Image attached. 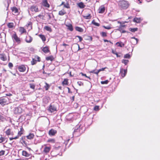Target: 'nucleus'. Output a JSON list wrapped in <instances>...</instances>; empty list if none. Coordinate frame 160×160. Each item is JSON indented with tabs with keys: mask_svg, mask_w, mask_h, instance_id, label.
I'll return each instance as SVG.
<instances>
[{
	"mask_svg": "<svg viewBox=\"0 0 160 160\" xmlns=\"http://www.w3.org/2000/svg\"><path fill=\"white\" fill-rule=\"evenodd\" d=\"M9 102V99L7 97L0 98V104L2 106L8 104Z\"/></svg>",
	"mask_w": 160,
	"mask_h": 160,
	"instance_id": "nucleus-1",
	"label": "nucleus"
},
{
	"mask_svg": "<svg viewBox=\"0 0 160 160\" xmlns=\"http://www.w3.org/2000/svg\"><path fill=\"white\" fill-rule=\"evenodd\" d=\"M119 6L122 9H126L129 6V4L128 2L125 1H122L119 3Z\"/></svg>",
	"mask_w": 160,
	"mask_h": 160,
	"instance_id": "nucleus-2",
	"label": "nucleus"
},
{
	"mask_svg": "<svg viewBox=\"0 0 160 160\" xmlns=\"http://www.w3.org/2000/svg\"><path fill=\"white\" fill-rule=\"evenodd\" d=\"M22 110L20 107H18L15 108L14 113L15 114H21L22 112Z\"/></svg>",
	"mask_w": 160,
	"mask_h": 160,
	"instance_id": "nucleus-3",
	"label": "nucleus"
},
{
	"mask_svg": "<svg viewBox=\"0 0 160 160\" xmlns=\"http://www.w3.org/2000/svg\"><path fill=\"white\" fill-rule=\"evenodd\" d=\"M12 38L13 40H14L17 43H19L20 42V39L17 35L16 33L12 35Z\"/></svg>",
	"mask_w": 160,
	"mask_h": 160,
	"instance_id": "nucleus-4",
	"label": "nucleus"
},
{
	"mask_svg": "<svg viewBox=\"0 0 160 160\" xmlns=\"http://www.w3.org/2000/svg\"><path fill=\"white\" fill-rule=\"evenodd\" d=\"M127 72V69H124L122 68H121L120 69V74L122 78H123L125 76Z\"/></svg>",
	"mask_w": 160,
	"mask_h": 160,
	"instance_id": "nucleus-5",
	"label": "nucleus"
},
{
	"mask_svg": "<svg viewBox=\"0 0 160 160\" xmlns=\"http://www.w3.org/2000/svg\"><path fill=\"white\" fill-rule=\"evenodd\" d=\"M30 9L31 11L32 12H38V7L34 5H32V6L30 8Z\"/></svg>",
	"mask_w": 160,
	"mask_h": 160,
	"instance_id": "nucleus-6",
	"label": "nucleus"
},
{
	"mask_svg": "<svg viewBox=\"0 0 160 160\" xmlns=\"http://www.w3.org/2000/svg\"><path fill=\"white\" fill-rule=\"evenodd\" d=\"M48 110L51 112H52L57 110L56 107L54 105H51L49 106Z\"/></svg>",
	"mask_w": 160,
	"mask_h": 160,
	"instance_id": "nucleus-7",
	"label": "nucleus"
},
{
	"mask_svg": "<svg viewBox=\"0 0 160 160\" xmlns=\"http://www.w3.org/2000/svg\"><path fill=\"white\" fill-rule=\"evenodd\" d=\"M11 10L13 14L17 15L18 14V10L17 8L15 7L11 8Z\"/></svg>",
	"mask_w": 160,
	"mask_h": 160,
	"instance_id": "nucleus-8",
	"label": "nucleus"
},
{
	"mask_svg": "<svg viewBox=\"0 0 160 160\" xmlns=\"http://www.w3.org/2000/svg\"><path fill=\"white\" fill-rule=\"evenodd\" d=\"M32 38L30 36H28L26 37L25 41L27 43H30L32 40Z\"/></svg>",
	"mask_w": 160,
	"mask_h": 160,
	"instance_id": "nucleus-9",
	"label": "nucleus"
},
{
	"mask_svg": "<svg viewBox=\"0 0 160 160\" xmlns=\"http://www.w3.org/2000/svg\"><path fill=\"white\" fill-rule=\"evenodd\" d=\"M0 59L3 61H6L7 60V57L4 53L0 54Z\"/></svg>",
	"mask_w": 160,
	"mask_h": 160,
	"instance_id": "nucleus-10",
	"label": "nucleus"
},
{
	"mask_svg": "<svg viewBox=\"0 0 160 160\" xmlns=\"http://www.w3.org/2000/svg\"><path fill=\"white\" fill-rule=\"evenodd\" d=\"M40 58L38 56H36L35 58V60H34V59H33L32 61L31 62L32 64L34 65L36 63L37 61H40Z\"/></svg>",
	"mask_w": 160,
	"mask_h": 160,
	"instance_id": "nucleus-11",
	"label": "nucleus"
},
{
	"mask_svg": "<svg viewBox=\"0 0 160 160\" xmlns=\"http://www.w3.org/2000/svg\"><path fill=\"white\" fill-rule=\"evenodd\" d=\"M18 69L20 72H23L25 71L26 68L24 65H22L18 67Z\"/></svg>",
	"mask_w": 160,
	"mask_h": 160,
	"instance_id": "nucleus-12",
	"label": "nucleus"
},
{
	"mask_svg": "<svg viewBox=\"0 0 160 160\" xmlns=\"http://www.w3.org/2000/svg\"><path fill=\"white\" fill-rule=\"evenodd\" d=\"M22 156L26 157H29L31 156V154H30L28 153L25 151H22Z\"/></svg>",
	"mask_w": 160,
	"mask_h": 160,
	"instance_id": "nucleus-13",
	"label": "nucleus"
},
{
	"mask_svg": "<svg viewBox=\"0 0 160 160\" xmlns=\"http://www.w3.org/2000/svg\"><path fill=\"white\" fill-rule=\"evenodd\" d=\"M42 4L43 6L47 8H49V5L48 3L47 0H43Z\"/></svg>",
	"mask_w": 160,
	"mask_h": 160,
	"instance_id": "nucleus-14",
	"label": "nucleus"
},
{
	"mask_svg": "<svg viewBox=\"0 0 160 160\" xmlns=\"http://www.w3.org/2000/svg\"><path fill=\"white\" fill-rule=\"evenodd\" d=\"M57 133V131L56 130L52 129L49 132V134L50 135H54Z\"/></svg>",
	"mask_w": 160,
	"mask_h": 160,
	"instance_id": "nucleus-15",
	"label": "nucleus"
},
{
	"mask_svg": "<svg viewBox=\"0 0 160 160\" xmlns=\"http://www.w3.org/2000/svg\"><path fill=\"white\" fill-rule=\"evenodd\" d=\"M8 141V139L7 138L1 137L0 138V143H2L3 142H6Z\"/></svg>",
	"mask_w": 160,
	"mask_h": 160,
	"instance_id": "nucleus-16",
	"label": "nucleus"
},
{
	"mask_svg": "<svg viewBox=\"0 0 160 160\" xmlns=\"http://www.w3.org/2000/svg\"><path fill=\"white\" fill-rule=\"evenodd\" d=\"M142 20V19L141 18H135L133 19V22L137 23H140V22Z\"/></svg>",
	"mask_w": 160,
	"mask_h": 160,
	"instance_id": "nucleus-17",
	"label": "nucleus"
},
{
	"mask_svg": "<svg viewBox=\"0 0 160 160\" xmlns=\"http://www.w3.org/2000/svg\"><path fill=\"white\" fill-rule=\"evenodd\" d=\"M78 6L81 8H84L85 5L82 2H80L77 4Z\"/></svg>",
	"mask_w": 160,
	"mask_h": 160,
	"instance_id": "nucleus-18",
	"label": "nucleus"
},
{
	"mask_svg": "<svg viewBox=\"0 0 160 160\" xmlns=\"http://www.w3.org/2000/svg\"><path fill=\"white\" fill-rule=\"evenodd\" d=\"M105 8L103 6H101L99 9V13H103L105 11Z\"/></svg>",
	"mask_w": 160,
	"mask_h": 160,
	"instance_id": "nucleus-19",
	"label": "nucleus"
},
{
	"mask_svg": "<svg viewBox=\"0 0 160 160\" xmlns=\"http://www.w3.org/2000/svg\"><path fill=\"white\" fill-rule=\"evenodd\" d=\"M51 149L50 147H45L44 149L43 152L45 153L48 152Z\"/></svg>",
	"mask_w": 160,
	"mask_h": 160,
	"instance_id": "nucleus-20",
	"label": "nucleus"
},
{
	"mask_svg": "<svg viewBox=\"0 0 160 160\" xmlns=\"http://www.w3.org/2000/svg\"><path fill=\"white\" fill-rule=\"evenodd\" d=\"M42 51L45 53H47L49 52V48L48 47H43L42 49Z\"/></svg>",
	"mask_w": 160,
	"mask_h": 160,
	"instance_id": "nucleus-21",
	"label": "nucleus"
},
{
	"mask_svg": "<svg viewBox=\"0 0 160 160\" xmlns=\"http://www.w3.org/2000/svg\"><path fill=\"white\" fill-rule=\"evenodd\" d=\"M89 72L90 73H93L95 74H96L97 76H98V73L100 72H99V71L98 70H92V71H90Z\"/></svg>",
	"mask_w": 160,
	"mask_h": 160,
	"instance_id": "nucleus-22",
	"label": "nucleus"
},
{
	"mask_svg": "<svg viewBox=\"0 0 160 160\" xmlns=\"http://www.w3.org/2000/svg\"><path fill=\"white\" fill-rule=\"evenodd\" d=\"M19 31L21 33H23L24 32H26V30L25 29L22 27H20L19 29Z\"/></svg>",
	"mask_w": 160,
	"mask_h": 160,
	"instance_id": "nucleus-23",
	"label": "nucleus"
},
{
	"mask_svg": "<svg viewBox=\"0 0 160 160\" xmlns=\"http://www.w3.org/2000/svg\"><path fill=\"white\" fill-rule=\"evenodd\" d=\"M34 137V135L32 133H30L27 136V138L28 139H32Z\"/></svg>",
	"mask_w": 160,
	"mask_h": 160,
	"instance_id": "nucleus-24",
	"label": "nucleus"
},
{
	"mask_svg": "<svg viewBox=\"0 0 160 160\" xmlns=\"http://www.w3.org/2000/svg\"><path fill=\"white\" fill-rule=\"evenodd\" d=\"M116 45L120 47H122L124 46V44L122 42H117L116 43Z\"/></svg>",
	"mask_w": 160,
	"mask_h": 160,
	"instance_id": "nucleus-25",
	"label": "nucleus"
},
{
	"mask_svg": "<svg viewBox=\"0 0 160 160\" xmlns=\"http://www.w3.org/2000/svg\"><path fill=\"white\" fill-rule=\"evenodd\" d=\"M39 37L41 38L43 42L46 41V38L44 35L40 34L39 35Z\"/></svg>",
	"mask_w": 160,
	"mask_h": 160,
	"instance_id": "nucleus-26",
	"label": "nucleus"
},
{
	"mask_svg": "<svg viewBox=\"0 0 160 160\" xmlns=\"http://www.w3.org/2000/svg\"><path fill=\"white\" fill-rule=\"evenodd\" d=\"M44 29H45L46 30L50 32H51L52 31V29L51 28L48 26H45L44 27Z\"/></svg>",
	"mask_w": 160,
	"mask_h": 160,
	"instance_id": "nucleus-27",
	"label": "nucleus"
},
{
	"mask_svg": "<svg viewBox=\"0 0 160 160\" xmlns=\"http://www.w3.org/2000/svg\"><path fill=\"white\" fill-rule=\"evenodd\" d=\"M68 80L67 79H64L63 81L62 82V84L64 85H68Z\"/></svg>",
	"mask_w": 160,
	"mask_h": 160,
	"instance_id": "nucleus-28",
	"label": "nucleus"
},
{
	"mask_svg": "<svg viewBox=\"0 0 160 160\" xmlns=\"http://www.w3.org/2000/svg\"><path fill=\"white\" fill-rule=\"evenodd\" d=\"M76 30L80 32H82L83 31V29L82 28L78 27H76Z\"/></svg>",
	"mask_w": 160,
	"mask_h": 160,
	"instance_id": "nucleus-29",
	"label": "nucleus"
},
{
	"mask_svg": "<svg viewBox=\"0 0 160 160\" xmlns=\"http://www.w3.org/2000/svg\"><path fill=\"white\" fill-rule=\"evenodd\" d=\"M8 26L9 28H12L14 26V24L12 22H10L8 23Z\"/></svg>",
	"mask_w": 160,
	"mask_h": 160,
	"instance_id": "nucleus-30",
	"label": "nucleus"
},
{
	"mask_svg": "<svg viewBox=\"0 0 160 160\" xmlns=\"http://www.w3.org/2000/svg\"><path fill=\"white\" fill-rule=\"evenodd\" d=\"M53 58L52 56H50L46 58V60L48 61L50 60L51 61H52L53 60Z\"/></svg>",
	"mask_w": 160,
	"mask_h": 160,
	"instance_id": "nucleus-31",
	"label": "nucleus"
},
{
	"mask_svg": "<svg viewBox=\"0 0 160 160\" xmlns=\"http://www.w3.org/2000/svg\"><path fill=\"white\" fill-rule=\"evenodd\" d=\"M138 30V28H130L129 29V30L132 32H134L136 31H137Z\"/></svg>",
	"mask_w": 160,
	"mask_h": 160,
	"instance_id": "nucleus-32",
	"label": "nucleus"
},
{
	"mask_svg": "<svg viewBox=\"0 0 160 160\" xmlns=\"http://www.w3.org/2000/svg\"><path fill=\"white\" fill-rule=\"evenodd\" d=\"M66 13L63 10H61L59 12L58 14L59 15L62 16Z\"/></svg>",
	"mask_w": 160,
	"mask_h": 160,
	"instance_id": "nucleus-33",
	"label": "nucleus"
},
{
	"mask_svg": "<svg viewBox=\"0 0 160 160\" xmlns=\"http://www.w3.org/2000/svg\"><path fill=\"white\" fill-rule=\"evenodd\" d=\"M47 142H50L51 143H55V141L54 139L51 138V139H49L48 140Z\"/></svg>",
	"mask_w": 160,
	"mask_h": 160,
	"instance_id": "nucleus-34",
	"label": "nucleus"
},
{
	"mask_svg": "<svg viewBox=\"0 0 160 160\" xmlns=\"http://www.w3.org/2000/svg\"><path fill=\"white\" fill-rule=\"evenodd\" d=\"M68 27V29H69L70 31H72L73 30V28L71 24H69L68 25H67Z\"/></svg>",
	"mask_w": 160,
	"mask_h": 160,
	"instance_id": "nucleus-35",
	"label": "nucleus"
},
{
	"mask_svg": "<svg viewBox=\"0 0 160 160\" xmlns=\"http://www.w3.org/2000/svg\"><path fill=\"white\" fill-rule=\"evenodd\" d=\"M128 62L129 61L127 60L122 59V63H124L125 65H127Z\"/></svg>",
	"mask_w": 160,
	"mask_h": 160,
	"instance_id": "nucleus-36",
	"label": "nucleus"
},
{
	"mask_svg": "<svg viewBox=\"0 0 160 160\" xmlns=\"http://www.w3.org/2000/svg\"><path fill=\"white\" fill-rule=\"evenodd\" d=\"M131 55L129 54H127L124 55V58H126L129 59L131 58Z\"/></svg>",
	"mask_w": 160,
	"mask_h": 160,
	"instance_id": "nucleus-37",
	"label": "nucleus"
},
{
	"mask_svg": "<svg viewBox=\"0 0 160 160\" xmlns=\"http://www.w3.org/2000/svg\"><path fill=\"white\" fill-rule=\"evenodd\" d=\"M92 23L94 24V25L97 26H99L100 25L98 23L95 22L94 20H93L92 21Z\"/></svg>",
	"mask_w": 160,
	"mask_h": 160,
	"instance_id": "nucleus-38",
	"label": "nucleus"
},
{
	"mask_svg": "<svg viewBox=\"0 0 160 160\" xmlns=\"http://www.w3.org/2000/svg\"><path fill=\"white\" fill-rule=\"evenodd\" d=\"M27 26L29 28V29H30L32 28V23L29 22L27 25Z\"/></svg>",
	"mask_w": 160,
	"mask_h": 160,
	"instance_id": "nucleus-39",
	"label": "nucleus"
},
{
	"mask_svg": "<svg viewBox=\"0 0 160 160\" xmlns=\"http://www.w3.org/2000/svg\"><path fill=\"white\" fill-rule=\"evenodd\" d=\"M11 129H8V130H7L6 132V134L7 135H9L11 134Z\"/></svg>",
	"mask_w": 160,
	"mask_h": 160,
	"instance_id": "nucleus-40",
	"label": "nucleus"
},
{
	"mask_svg": "<svg viewBox=\"0 0 160 160\" xmlns=\"http://www.w3.org/2000/svg\"><path fill=\"white\" fill-rule=\"evenodd\" d=\"M47 158H45L44 155L42 156L40 158V160H47Z\"/></svg>",
	"mask_w": 160,
	"mask_h": 160,
	"instance_id": "nucleus-41",
	"label": "nucleus"
},
{
	"mask_svg": "<svg viewBox=\"0 0 160 160\" xmlns=\"http://www.w3.org/2000/svg\"><path fill=\"white\" fill-rule=\"evenodd\" d=\"M108 82V80H106L105 81H102L101 82V83L102 84H107Z\"/></svg>",
	"mask_w": 160,
	"mask_h": 160,
	"instance_id": "nucleus-42",
	"label": "nucleus"
},
{
	"mask_svg": "<svg viewBox=\"0 0 160 160\" xmlns=\"http://www.w3.org/2000/svg\"><path fill=\"white\" fill-rule=\"evenodd\" d=\"M84 17L86 19H90L91 18V17L90 15L89 14L88 15L84 16Z\"/></svg>",
	"mask_w": 160,
	"mask_h": 160,
	"instance_id": "nucleus-43",
	"label": "nucleus"
},
{
	"mask_svg": "<svg viewBox=\"0 0 160 160\" xmlns=\"http://www.w3.org/2000/svg\"><path fill=\"white\" fill-rule=\"evenodd\" d=\"M94 110L95 111H97L99 110V106H96L94 108Z\"/></svg>",
	"mask_w": 160,
	"mask_h": 160,
	"instance_id": "nucleus-44",
	"label": "nucleus"
},
{
	"mask_svg": "<svg viewBox=\"0 0 160 160\" xmlns=\"http://www.w3.org/2000/svg\"><path fill=\"white\" fill-rule=\"evenodd\" d=\"M19 137V135H17V136H16V137H14V138H9V139L10 140H12L13 139H17Z\"/></svg>",
	"mask_w": 160,
	"mask_h": 160,
	"instance_id": "nucleus-45",
	"label": "nucleus"
},
{
	"mask_svg": "<svg viewBox=\"0 0 160 160\" xmlns=\"http://www.w3.org/2000/svg\"><path fill=\"white\" fill-rule=\"evenodd\" d=\"M45 84H46V85L44 87L46 89V90H47L49 88V85L47 83H46Z\"/></svg>",
	"mask_w": 160,
	"mask_h": 160,
	"instance_id": "nucleus-46",
	"label": "nucleus"
},
{
	"mask_svg": "<svg viewBox=\"0 0 160 160\" xmlns=\"http://www.w3.org/2000/svg\"><path fill=\"white\" fill-rule=\"evenodd\" d=\"M101 34L102 36L103 37H105L107 36V33L105 32H101Z\"/></svg>",
	"mask_w": 160,
	"mask_h": 160,
	"instance_id": "nucleus-47",
	"label": "nucleus"
},
{
	"mask_svg": "<svg viewBox=\"0 0 160 160\" xmlns=\"http://www.w3.org/2000/svg\"><path fill=\"white\" fill-rule=\"evenodd\" d=\"M103 27L104 28L109 30L111 28L110 26H103Z\"/></svg>",
	"mask_w": 160,
	"mask_h": 160,
	"instance_id": "nucleus-48",
	"label": "nucleus"
},
{
	"mask_svg": "<svg viewBox=\"0 0 160 160\" xmlns=\"http://www.w3.org/2000/svg\"><path fill=\"white\" fill-rule=\"evenodd\" d=\"M77 83L79 86H82L83 85V83L81 81L78 82Z\"/></svg>",
	"mask_w": 160,
	"mask_h": 160,
	"instance_id": "nucleus-49",
	"label": "nucleus"
},
{
	"mask_svg": "<svg viewBox=\"0 0 160 160\" xmlns=\"http://www.w3.org/2000/svg\"><path fill=\"white\" fill-rule=\"evenodd\" d=\"M5 151L2 150L0 151V156L3 155L4 154Z\"/></svg>",
	"mask_w": 160,
	"mask_h": 160,
	"instance_id": "nucleus-50",
	"label": "nucleus"
},
{
	"mask_svg": "<svg viewBox=\"0 0 160 160\" xmlns=\"http://www.w3.org/2000/svg\"><path fill=\"white\" fill-rule=\"evenodd\" d=\"M30 86L31 88L33 89H34L35 87V86L32 84H30Z\"/></svg>",
	"mask_w": 160,
	"mask_h": 160,
	"instance_id": "nucleus-51",
	"label": "nucleus"
},
{
	"mask_svg": "<svg viewBox=\"0 0 160 160\" xmlns=\"http://www.w3.org/2000/svg\"><path fill=\"white\" fill-rule=\"evenodd\" d=\"M81 74H82V76H85L86 77H87L89 79H91V78L89 77H88L86 75V74H83V73H81Z\"/></svg>",
	"mask_w": 160,
	"mask_h": 160,
	"instance_id": "nucleus-52",
	"label": "nucleus"
},
{
	"mask_svg": "<svg viewBox=\"0 0 160 160\" xmlns=\"http://www.w3.org/2000/svg\"><path fill=\"white\" fill-rule=\"evenodd\" d=\"M8 66L10 68H12L13 67V64L11 62H9L8 63Z\"/></svg>",
	"mask_w": 160,
	"mask_h": 160,
	"instance_id": "nucleus-53",
	"label": "nucleus"
},
{
	"mask_svg": "<svg viewBox=\"0 0 160 160\" xmlns=\"http://www.w3.org/2000/svg\"><path fill=\"white\" fill-rule=\"evenodd\" d=\"M106 68H107L106 67L98 69L99 71V72H100L102 71H104L105 69Z\"/></svg>",
	"mask_w": 160,
	"mask_h": 160,
	"instance_id": "nucleus-54",
	"label": "nucleus"
},
{
	"mask_svg": "<svg viewBox=\"0 0 160 160\" xmlns=\"http://www.w3.org/2000/svg\"><path fill=\"white\" fill-rule=\"evenodd\" d=\"M76 37H78L79 38V41L80 42L82 41V38L81 37L78 36H77Z\"/></svg>",
	"mask_w": 160,
	"mask_h": 160,
	"instance_id": "nucleus-55",
	"label": "nucleus"
},
{
	"mask_svg": "<svg viewBox=\"0 0 160 160\" xmlns=\"http://www.w3.org/2000/svg\"><path fill=\"white\" fill-rule=\"evenodd\" d=\"M38 17L42 19H43L44 17V16L43 15L40 14L39 15Z\"/></svg>",
	"mask_w": 160,
	"mask_h": 160,
	"instance_id": "nucleus-56",
	"label": "nucleus"
},
{
	"mask_svg": "<svg viewBox=\"0 0 160 160\" xmlns=\"http://www.w3.org/2000/svg\"><path fill=\"white\" fill-rule=\"evenodd\" d=\"M131 38L134 39H135L136 40V44L137 43L138 41V39L137 38H136L135 37H132V38Z\"/></svg>",
	"mask_w": 160,
	"mask_h": 160,
	"instance_id": "nucleus-57",
	"label": "nucleus"
},
{
	"mask_svg": "<svg viewBox=\"0 0 160 160\" xmlns=\"http://www.w3.org/2000/svg\"><path fill=\"white\" fill-rule=\"evenodd\" d=\"M118 30L120 32H121V31L122 30V28L120 26Z\"/></svg>",
	"mask_w": 160,
	"mask_h": 160,
	"instance_id": "nucleus-58",
	"label": "nucleus"
},
{
	"mask_svg": "<svg viewBox=\"0 0 160 160\" xmlns=\"http://www.w3.org/2000/svg\"><path fill=\"white\" fill-rule=\"evenodd\" d=\"M112 52L115 54H117V52L115 51L114 50H112Z\"/></svg>",
	"mask_w": 160,
	"mask_h": 160,
	"instance_id": "nucleus-59",
	"label": "nucleus"
},
{
	"mask_svg": "<svg viewBox=\"0 0 160 160\" xmlns=\"http://www.w3.org/2000/svg\"><path fill=\"white\" fill-rule=\"evenodd\" d=\"M70 139H68L67 141H65L64 142V144L66 145L68 144V141Z\"/></svg>",
	"mask_w": 160,
	"mask_h": 160,
	"instance_id": "nucleus-60",
	"label": "nucleus"
},
{
	"mask_svg": "<svg viewBox=\"0 0 160 160\" xmlns=\"http://www.w3.org/2000/svg\"><path fill=\"white\" fill-rule=\"evenodd\" d=\"M68 4H64V7L66 8H68Z\"/></svg>",
	"mask_w": 160,
	"mask_h": 160,
	"instance_id": "nucleus-61",
	"label": "nucleus"
},
{
	"mask_svg": "<svg viewBox=\"0 0 160 160\" xmlns=\"http://www.w3.org/2000/svg\"><path fill=\"white\" fill-rule=\"evenodd\" d=\"M67 88L68 89V92L69 93H70L71 92H70V88H68V87H67Z\"/></svg>",
	"mask_w": 160,
	"mask_h": 160,
	"instance_id": "nucleus-62",
	"label": "nucleus"
},
{
	"mask_svg": "<svg viewBox=\"0 0 160 160\" xmlns=\"http://www.w3.org/2000/svg\"><path fill=\"white\" fill-rule=\"evenodd\" d=\"M121 32L122 33H124V32H126V31H124V30H122L121 31V32Z\"/></svg>",
	"mask_w": 160,
	"mask_h": 160,
	"instance_id": "nucleus-63",
	"label": "nucleus"
},
{
	"mask_svg": "<svg viewBox=\"0 0 160 160\" xmlns=\"http://www.w3.org/2000/svg\"><path fill=\"white\" fill-rule=\"evenodd\" d=\"M62 45L64 46H68V45H67V44H66L65 43H63L62 44Z\"/></svg>",
	"mask_w": 160,
	"mask_h": 160,
	"instance_id": "nucleus-64",
	"label": "nucleus"
}]
</instances>
